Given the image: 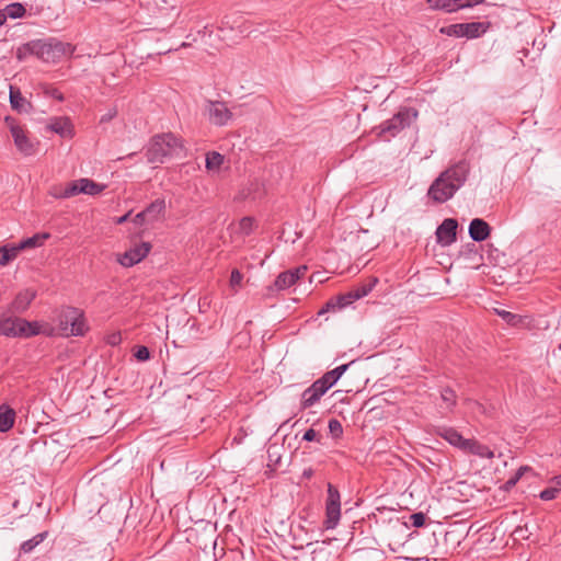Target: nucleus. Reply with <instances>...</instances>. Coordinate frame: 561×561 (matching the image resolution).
Instances as JSON below:
<instances>
[{
  "label": "nucleus",
  "mask_w": 561,
  "mask_h": 561,
  "mask_svg": "<svg viewBox=\"0 0 561 561\" xmlns=\"http://www.w3.org/2000/svg\"><path fill=\"white\" fill-rule=\"evenodd\" d=\"M468 173L469 167L463 161L451 165L432 183L428 197L438 204L447 202L465 184Z\"/></svg>",
  "instance_id": "obj_1"
},
{
  "label": "nucleus",
  "mask_w": 561,
  "mask_h": 561,
  "mask_svg": "<svg viewBox=\"0 0 561 561\" xmlns=\"http://www.w3.org/2000/svg\"><path fill=\"white\" fill-rule=\"evenodd\" d=\"M27 49L45 62H57L65 56H72L76 47L70 43L50 37L27 42Z\"/></svg>",
  "instance_id": "obj_2"
},
{
  "label": "nucleus",
  "mask_w": 561,
  "mask_h": 561,
  "mask_svg": "<svg viewBox=\"0 0 561 561\" xmlns=\"http://www.w3.org/2000/svg\"><path fill=\"white\" fill-rule=\"evenodd\" d=\"M181 149L182 145L173 134L156 135L149 142L146 157L149 163H163L165 158L178 154Z\"/></svg>",
  "instance_id": "obj_3"
},
{
  "label": "nucleus",
  "mask_w": 561,
  "mask_h": 561,
  "mask_svg": "<svg viewBox=\"0 0 561 561\" xmlns=\"http://www.w3.org/2000/svg\"><path fill=\"white\" fill-rule=\"evenodd\" d=\"M0 333L7 336H24L30 337L38 333L36 322H28L21 318H1Z\"/></svg>",
  "instance_id": "obj_4"
},
{
  "label": "nucleus",
  "mask_w": 561,
  "mask_h": 561,
  "mask_svg": "<svg viewBox=\"0 0 561 561\" xmlns=\"http://www.w3.org/2000/svg\"><path fill=\"white\" fill-rule=\"evenodd\" d=\"M5 122L9 125L16 149L24 156L35 154L39 142L32 141L27 136L26 130L20 125L15 124L13 118L7 117Z\"/></svg>",
  "instance_id": "obj_5"
},
{
  "label": "nucleus",
  "mask_w": 561,
  "mask_h": 561,
  "mask_svg": "<svg viewBox=\"0 0 561 561\" xmlns=\"http://www.w3.org/2000/svg\"><path fill=\"white\" fill-rule=\"evenodd\" d=\"M416 116L417 112L415 110H401L381 125V134L388 133L390 136H396L399 131L410 126Z\"/></svg>",
  "instance_id": "obj_6"
},
{
  "label": "nucleus",
  "mask_w": 561,
  "mask_h": 561,
  "mask_svg": "<svg viewBox=\"0 0 561 561\" xmlns=\"http://www.w3.org/2000/svg\"><path fill=\"white\" fill-rule=\"evenodd\" d=\"M325 515V527L328 529L334 528L337 525L341 517V502L339 490L331 483H328Z\"/></svg>",
  "instance_id": "obj_7"
},
{
  "label": "nucleus",
  "mask_w": 561,
  "mask_h": 561,
  "mask_svg": "<svg viewBox=\"0 0 561 561\" xmlns=\"http://www.w3.org/2000/svg\"><path fill=\"white\" fill-rule=\"evenodd\" d=\"M442 33H445L449 36H466L468 38H474L480 35L481 32H484L483 24L480 22H470V23H460L453 24L446 27L440 28Z\"/></svg>",
  "instance_id": "obj_8"
},
{
  "label": "nucleus",
  "mask_w": 561,
  "mask_h": 561,
  "mask_svg": "<svg viewBox=\"0 0 561 561\" xmlns=\"http://www.w3.org/2000/svg\"><path fill=\"white\" fill-rule=\"evenodd\" d=\"M209 122L216 126H225L232 118L231 111L225 102L208 101L206 105Z\"/></svg>",
  "instance_id": "obj_9"
},
{
  "label": "nucleus",
  "mask_w": 561,
  "mask_h": 561,
  "mask_svg": "<svg viewBox=\"0 0 561 561\" xmlns=\"http://www.w3.org/2000/svg\"><path fill=\"white\" fill-rule=\"evenodd\" d=\"M328 391L327 387L317 379L310 387H308L301 394L300 409L306 410L313 407L320 401L322 396Z\"/></svg>",
  "instance_id": "obj_10"
},
{
  "label": "nucleus",
  "mask_w": 561,
  "mask_h": 561,
  "mask_svg": "<svg viewBox=\"0 0 561 561\" xmlns=\"http://www.w3.org/2000/svg\"><path fill=\"white\" fill-rule=\"evenodd\" d=\"M458 222L454 218L445 219L436 230L437 242L444 247L456 241Z\"/></svg>",
  "instance_id": "obj_11"
},
{
  "label": "nucleus",
  "mask_w": 561,
  "mask_h": 561,
  "mask_svg": "<svg viewBox=\"0 0 561 561\" xmlns=\"http://www.w3.org/2000/svg\"><path fill=\"white\" fill-rule=\"evenodd\" d=\"M307 270L308 268L306 265H301L296 268L280 273L274 282V287L276 288V290H284L286 288H289L290 286L295 285L301 277L305 276Z\"/></svg>",
  "instance_id": "obj_12"
},
{
  "label": "nucleus",
  "mask_w": 561,
  "mask_h": 561,
  "mask_svg": "<svg viewBox=\"0 0 561 561\" xmlns=\"http://www.w3.org/2000/svg\"><path fill=\"white\" fill-rule=\"evenodd\" d=\"M150 249V243L142 242L121 255L118 257V262L126 267L134 266L148 255Z\"/></svg>",
  "instance_id": "obj_13"
},
{
  "label": "nucleus",
  "mask_w": 561,
  "mask_h": 561,
  "mask_svg": "<svg viewBox=\"0 0 561 561\" xmlns=\"http://www.w3.org/2000/svg\"><path fill=\"white\" fill-rule=\"evenodd\" d=\"M491 234L490 225L481 219L474 218L471 220L469 225V236L476 242H482L486 240Z\"/></svg>",
  "instance_id": "obj_14"
},
{
  "label": "nucleus",
  "mask_w": 561,
  "mask_h": 561,
  "mask_svg": "<svg viewBox=\"0 0 561 561\" xmlns=\"http://www.w3.org/2000/svg\"><path fill=\"white\" fill-rule=\"evenodd\" d=\"M36 291L30 288L21 290L12 301L10 310L12 312H24L31 302L35 299Z\"/></svg>",
  "instance_id": "obj_15"
},
{
  "label": "nucleus",
  "mask_w": 561,
  "mask_h": 561,
  "mask_svg": "<svg viewBox=\"0 0 561 561\" xmlns=\"http://www.w3.org/2000/svg\"><path fill=\"white\" fill-rule=\"evenodd\" d=\"M80 317V309L75 307H64L58 316V327L61 335H65L72 322Z\"/></svg>",
  "instance_id": "obj_16"
},
{
  "label": "nucleus",
  "mask_w": 561,
  "mask_h": 561,
  "mask_svg": "<svg viewBox=\"0 0 561 561\" xmlns=\"http://www.w3.org/2000/svg\"><path fill=\"white\" fill-rule=\"evenodd\" d=\"M442 545L443 547L437 543V549L434 550L433 553L444 558L447 554H451L456 550V548L460 545V540L455 531H446Z\"/></svg>",
  "instance_id": "obj_17"
},
{
  "label": "nucleus",
  "mask_w": 561,
  "mask_h": 561,
  "mask_svg": "<svg viewBox=\"0 0 561 561\" xmlns=\"http://www.w3.org/2000/svg\"><path fill=\"white\" fill-rule=\"evenodd\" d=\"M47 128L61 137H71L72 136V126L67 117H55L50 119Z\"/></svg>",
  "instance_id": "obj_18"
},
{
  "label": "nucleus",
  "mask_w": 561,
  "mask_h": 561,
  "mask_svg": "<svg viewBox=\"0 0 561 561\" xmlns=\"http://www.w3.org/2000/svg\"><path fill=\"white\" fill-rule=\"evenodd\" d=\"M438 435L446 439L450 445L463 450L468 438H463L461 434L453 427H443L438 430Z\"/></svg>",
  "instance_id": "obj_19"
},
{
  "label": "nucleus",
  "mask_w": 561,
  "mask_h": 561,
  "mask_svg": "<svg viewBox=\"0 0 561 561\" xmlns=\"http://www.w3.org/2000/svg\"><path fill=\"white\" fill-rule=\"evenodd\" d=\"M463 451L481 458L492 459L494 457V453L486 445L480 444L476 439H467Z\"/></svg>",
  "instance_id": "obj_20"
},
{
  "label": "nucleus",
  "mask_w": 561,
  "mask_h": 561,
  "mask_svg": "<svg viewBox=\"0 0 561 561\" xmlns=\"http://www.w3.org/2000/svg\"><path fill=\"white\" fill-rule=\"evenodd\" d=\"M351 295L350 293H345V294H342L340 296H336L332 299H330L325 305L324 307L318 312V314H322V313H325L328 311H331V310H336V309H342V308H345L347 306H350L351 304L354 302L353 299L350 298Z\"/></svg>",
  "instance_id": "obj_21"
},
{
  "label": "nucleus",
  "mask_w": 561,
  "mask_h": 561,
  "mask_svg": "<svg viewBox=\"0 0 561 561\" xmlns=\"http://www.w3.org/2000/svg\"><path fill=\"white\" fill-rule=\"evenodd\" d=\"M15 415V411L8 404L0 405V432L5 433L13 427Z\"/></svg>",
  "instance_id": "obj_22"
},
{
  "label": "nucleus",
  "mask_w": 561,
  "mask_h": 561,
  "mask_svg": "<svg viewBox=\"0 0 561 561\" xmlns=\"http://www.w3.org/2000/svg\"><path fill=\"white\" fill-rule=\"evenodd\" d=\"M10 104L13 110L22 113L27 112L31 107V103L25 100L19 89L10 87Z\"/></svg>",
  "instance_id": "obj_23"
},
{
  "label": "nucleus",
  "mask_w": 561,
  "mask_h": 561,
  "mask_svg": "<svg viewBox=\"0 0 561 561\" xmlns=\"http://www.w3.org/2000/svg\"><path fill=\"white\" fill-rule=\"evenodd\" d=\"M164 210H165L164 199H156L144 209L148 222L158 220L164 214Z\"/></svg>",
  "instance_id": "obj_24"
},
{
  "label": "nucleus",
  "mask_w": 561,
  "mask_h": 561,
  "mask_svg": "<svg viewBox=\"0 0 561 561\" xmlns=\"http://www.w3.org/2000/svg\"><path fill=\"white\" fill-rule=\"evenodd\" d=\"M79 185H80L81 194H87V195H92V196L99 195L106 188L105 184L96 183L87 178L79 179Z\"/></svg>",
  "instance_id": "obj_25"
},
{
  "label": "nucleus",
  "mask_w": 561,
  "mask_h": 561,
  "mask_svg": "<svg viewBox=\"0 0 561 561\" xmlns=\"http://www.w3.org/2000/svg\"><path fill=\"white\" fill-rule=\"evenodd\" d=\"M21 250L18 244H5L0 247V266H5L16 259Z\"/></svg>",
  "instance_id": "obj_26"
},
{
  "label": "nucleus",
  "mask_w": 561,
  "mask_h": 561,
  "mask_svg": "<svg viewBox=\"0 0 561 561\" xmlns=\"http://www.w3.org/2000/svg\"><path fill=\"white\" fill-rule=\"evenodd\" d=\"M49 238V233H36L31 238H26L25 240H22L20 243H18L19 249L25 250L31 248L41 247L46 239Z\"/></svg>",
  "instance_id": "obj_27"
},
{
  "label": "nucleus",
  "mask_w": 561,
  "mask_h": 561,
  "mask_svg": "<svg viewBox=\"0 0 561 561\" xmlns=\"http://www.w3.org/2000/svg\"><path fill=\"white\" fill-rule=\"evenodd\" d=\"M88 330V327H87V323H85V319H84V314H83V311L80 310V317L72 322V325L68 328V331L67 333L65 334V336H69V335H73V336H79V335H83Z\"/></svg>",
  "instance_id": "obj_28"
},
{
  "label": "nucleus",
  "mask_w": 561,
  "mask_h": 561,
  "mask_svg": "<svg viewBox=\"0 0 561 561\" xmlns=\"http://www.w3.org/2000/svg\"><path fill=\"white\" fill-rule=\"evenodd\" d=\"M461 255L472 262V267H479L482 261V255L479 253L474 243L467 244L466 249L461 251Z\"/></svg>",
  "instance_id": "obj_29"
},
{
  "label": "nucleus",
  "mask_w": 561,
  "mask_h": 561,
  "mask_svg": "<svg viewBox=\"0 0 561 561\" xmlns=\"http://www.w3.org/2000/svg\"><path fill=\"white\" fill-rule=\"evenodd\" d=\"M224 163V156L217 151H211L206 154V169L208 171H219Z\"/></svg>",
  "instance_id": "obj_30"
},
{
  "label": "nucleus",
  "mask_w": 561,
  "mask_h": 561,
  "mask_svg": "<svg viewBox=\"0 0 561 561\" xmlns=\"http://www.w3.org/2000/svg\"><path fill=\"white\" fill-rule=\"evenodd\" d=\"M46 536H47V531L35 535L33 538L24 541L21 545L20 551L24 552V553L32 552L35 549V547H37L41 542H43L45 540Z\"/></svg>",
  "instance_id": "obj_31"
},
{
  "label": "nucleus",
  "mask_w": 561,
  "mask_h": 561,
  "mask_svg": "<svg viewBox=\"0 0 561 561\" xmlns=\"http://www.w3.org/2000/svg\"><path fill=\"white\" fill-rule=\"evenodd\" d=\"M440 398L445 405V409L451 411L456 407L457 394L451 388H443L440 391Z\"/></svg>",
  "instance_id": "obj_32"
},
{
  "label": "nucleus",
  "mask_w": 561,
  "mask_h": 561,
  "mask_svg": "<svg viewBox=\"0 0 561 561\" xmlns=\"http://www.w3.org/2000/svg\"><path fill=\"white\" fill-rule=\"evenodd\" d=\"M3 12H4L7 19L8 18L19 19V18L24 16L26 10L22 3L14 2V3H10V4L5 5L3 8Z\"/></svg>",
  "instance_id": "obj_33"
},
{
  "label": "nucleus",
  "mask_w": 561,
  "mask_h": 561,
  "mask_svg": "<svg viewBox=\"0 0 561 561\" xmlns=\"http://www.w3.org/2000/svg\"><path fill=\"white\" fill-rule=\"evenodd\" d=\"M494 312L512 327H517L523 322V318L520 316L512 313L504 309L495 308Z\"/></svg>",
  "instance_id": "obj_34"
},
{
  "label": "nucleus",
  "mask_w": 561,
  "mask_h": 561,
  "mask_svg": "<svg viewBox=\"0 0 561 561\" xmlns=\"http://www.w3.org/2000/svg\"><path fill=\"white\" fill-rule=\"evenodd\" d=\"M78 194H81V190H80V185H79V180H76V181H71V182L67 183L65 188L60 193L56 194L55 196L57 198H68L71 196H76Z\"/></svg>",
  "instance_id": "obj_35"
},
{
  "label": "nucleus",
  "mask_w": 561,
  "mask_h": 561,
  "mask_svg": "<svg viewBox=\"0 0 561 561\" xmlns=\"http://www.w3.org/2000/svg\"><path fill=\"white\" fill-rule=\"evenodd\" d=\"M265 194L264 184L257 180L252 181L248 186V196L252 199H259Z\"/></svg>",
  "instance_id": "obj_36"
},
{
  "label": "nucleus",
  "mask_w": 561,
  "mask_h": 561,
  "mask_svg": "<svg viewBox=\"0 0 561 561\" xmlns=\"http://www.w3.org/2000/svg\"><path fill=\"white\" fill-rule=\"evenodd\" d=\"M430 8L434 10H444L448 13L455 12L451 0H426Z\"/></svg>",
  "instance_id": "obj_37"
},
{
  "label": "nucleus",
  "mask_w": 561,
  "mask_h": 561,
  "mask_svg": "<svg viewBox=\"0 0 561 561\" xmlns=\"http://www.w3.org/2000/svg\"><path fill=\"white\" fill-rule=\"evenodd\" d=\"M371 289H373L371 284H364V285L357 286L348 291L351 295L350 298L353 299L354 301H356V300L365 297Z\"/></svg>",
  "instance_id": "obj_38"
},
{
  "label": "nucleus",
  "mask_w": 561,
  "mask_h": 561,
  "mask_svg": "<svg viewBox=\"0 0 561 561\" xmlns=\"http://www.w3.org/2000/svg\"><path fill=\"white\" fill-rule=\"evenodd\" d=\"M254 228V219L252 217H243L239 221V230L243 234H250Z\"/></svg>",
  "instance_id": "obj_39"
},
{
  "label": "nucleus",
  "mask_w": 561,
  "mask_h": 561,
  "mask_svg": "<svg viewBox=\"0 0 561 561\" xmlns=\"http://www.w3.org/2000/svg\"><path fill=\"white\" fill-rule=\"evenodd\" d=\"M319 380L329 390L331 387H333L337 382L339 379H337V377H335L334 373L332 370H330V371H327L322 377H320Z\"/></svg>",
  "instance_id": "obj_40"
},
{
  "label": "nucleus",
  "mask_w": 561,
  "mask_h": 561,
  "mask_svg": "<svg viewBox=\"0 0 561 561\" xmlns=\"http://www.w3.org/2000/svg\"><path fill=\"white\" fill-rule=\"evenodd\" d=\"M411 523L414 527H422L425 525L426 516L424 513L419 512L410 516Z\"/></svg>",
  "instance_id": "obj_41"
},
{
  "label": "nucleus",
  "mask_w": 561,
  "mask_h": 561,
  "mask_svg": "<svg viewBox=\"0 0 561 561\" xmlns=\"http://www.w3.org/2000/svg\"><path fill=\"white\" fill-rule=\"evenodd\" d=\"M528 469H529L528 467H520L516 471V473L506 481V485L508 488L515 485L519 481V479L523 477L524 472L527 471Z\"/></svg>",
  "instance_id": "obj_42"
},
{
  "label": "nucleus",
  "mask_w": 561,
  "mask_h": 561,
  "mask_svg": "<svg viewBox=\"0 0 561 561\" xmlns=\"http://www.w3.org/2000/svg\"><path fill=\"white\" fill-rule=\"evenodd\" d=\"M243 275L239 272V270H232L230 275V286L232 288L239 287L241 285Z\"/></svg>",
  "instance_id": "obj_43"
},
{
  "label": "nucleus",
  "mask_w": 561,
  "mask_h": 561,
  "mask_svg": "<svg viewBox=\"0 0 561 561\" xmlns=\"http://www.w3.org/2000/svg\"><path fill=\"white\" fill-rule=\"evenodd\" d=\"M329 430L335 436L341 435L343 432L342 424L335 419L329 421Z\"/></svg>",
  "instance_id": "obj_44"
},
{
  "label": "nucleus",
  "mask_w": 561,
  "mask_h": 561,
  "mask_svg": "<svg viewBox=\"0 0 561 561\" xmlns=\"http://www.w3.org/2000/svg\"><path fill=\"white\" fill-rule=\"evenodd\" d=\"M135 357L138 360H140V362L149 359L150 352H149L148 347H146V346H138L136 352H135Z\"/></svg>",
  "instance_id": "obj_45"
},
{
  "label": "nucleus",
  "mask_w": 561,
  "mask_h": 561,
  "mask_svg": "<svg viewBox=\"0 0 561 561\" xmlns=\"http://www.w3.org/2000/svg\"><path fill=\"white\" fill-rule=\"evenodd\" d=\"M557 494H558L557 489L551 486V488H547L543 491H541L539 496L543 501H550V500L556 499Z\"/></svg>",
  "instance_id": "obj_46"
},
{
  "label": "nucleus",
  "mask_w": 561,
  "mask_h": 561,
  "mask_svg": "<svg viewBox=\"0 0 561 561\" xmlns=\"http://www.w3.org/2000/svg\"><path fill=\"white\" fill-rule=\"evenodd\" d=\"M267 453L270 461L276 466L280 461V455L277 453L276 447L270 446Z\"/></svg>",
  "instance_id": "obj_47"
},
{
  "label": "nucleus",
  "mask_w": 561,
  "mask_h": 561,
  "mask_svg": "<svg viewBox=\"0 0 561 561\" xmlns=\"http://www.w3.org/2000/svg\"><path fill=\"white\" fill-rule=\"evenodd\" d=\"M27 55H33L28 49H27V43L23 44L21 47L18 48L16 50V57L19 60H22L24 59Z\"/></svg>",
  "instance_id": "obj_48"
},
{
  "label": "nucleus",
  "mask_w": 561,
  "mask_h": 561,
  "mask_svg": "<svg viewBox=\"0 0 561 561\" xmlns=\"http://www.w3.org/2000/svg\"><path fill=\"white\" fill-rule=\"evenodd\" d=\"M451 1H453V5L455 7V12L460 9L470 8L469 0H451Z\"/></svg>",
  "instance_id": "obj_49"
},
{
  "label": "nucleus",
  "mask_w": 561,
  "mask_h": 561,
  "mask_svg": "<svg viewBox=\"0 0 561 561\" xmlns=\"http://www.w3.org/2000/svg\"><path fill=\"white\" fill-rule=\"evenodd\" d=\"M317 437L318 433L313 428H309L308 431H306L302 438L307 442H312L316 440Z\"/></svg>",
  "instance_id": "obj_50"
},
{
  "label": "nucleus",
  "mask_w": 561,
  "mask_h": 561,
  "mask_svg": "<svg viewBox=\"0 0 561 561\" xmlns=\"http://www.w3.org/2000/svg\"><path fill=\"white\" fill-rule=\"evenodd\" d=\"M348 366H350V364H344V365L337 366L336 368L332 369V371L334 373L335 377H337V379H340L341 376L346 371Z\"/></svg>",
  "instance_id": "obj_51"
},
{
  "label": "nucleus",
  "mask_w": 561,
  "mask_h": 561,
  "mask_svg": "<svg viewBox=\"0 0 561 561\" xmlns=\"http://www.w3.org/2000/svg\"><path fill=\"white\" fill-rule=\"evenodd\" d=\"M147 220V217H146V214L145 211H140L138 213L135 217H134V222L137 224V225H142L145 224Z\"/></svg>",
  "instance_id": "obj_52"
},
{
  "label": "nucleus",
  "mask_w": 561,
  "mask_h": 561,
  "mask_svg": "<svg viewBox=\"0 0 561 561\" xmlns=\"http://www.w3.org/2000/svg\"><path fill=\"white\" fill-rule=\"evenodd\" d=\"M469 404L471 405V409L476 412H480V413H483L484 412V408L481 403L477 402V401H469Z\"/></svg>",
  "instance_id": "obj_53"
},
{
  "label": "nucleus",
  "mask_w": 561,
  "mask_h": 561,
  "mask_svg": "<svg viewBox=\"0 0 561 561\" xmlns=\"http://www.w3.org/2000/svg\"><path fill=\"white\" fill-rule=\"evenodd\" d=\"M115 116H116V111L115 110L110 111L107 114L102 116L101 123L108 122V121H111Z\"/></svg>",
  "instance_id": "obj_54"
},
{
  "label": "nucleus",
  "mask_w": 561,
  "mask_h": 561,
  "mask_svg": "<svg viewBox=\"0 0 561 561\" xmlns=\"http://www.w3.org/2000/svg\"><path fill=\"white\" fill-rule=\"evenodd\" d=\"M553 488L557 489V491H561V474L556 477L553 480Z\"/></svg>",
  "instance_id": "obj_55"
},
{
  "label": "nucleus",
  "mask_w": 561,
  "mask_h": 561,
  "mask_svg": "<svg viewBox=\"0 0 561 561\" xmlns=\"http://www.w3.org/2000/svg\"><path fill=\"white\" fill-rule=\"evenodd\" d=\"M129 215H130V213H127V214H125L124 216L118 217V218L116 219V224L121 225V224L126 222V221L128 220V218H129Z\"/></svg>",
  "instance_id": "obj_56"
},
{
  "label": "nucleus",
  "mask_w": 561,
  "mask_h": 561,
  "mask_svg": "<svg viewBox=\"0 0 561 561\" xmlns=\"http://www.w3.org/2000/svg\"><path fill=\"white\" fill-rule=\"evenodd\" d=\"M119 341V336L117 334H114L113 336H111V339L108 340V343L112 344V345H115L116 343H118Z\"/></svg>",
  "instance_id": "obj_57"
},
{
  "label": "nucleus",
  "mask_w": 561,
  "mask_h": 561,
  "mask_svg": "<svg viewBox=\"0 0 561 561\" xmlns=\"http://www.w3.org/2000/svg\"><path fill=\"white\" fill-rule=\"evenodd\" d=\"M5 21H7V16H5V14L3 12V9H2V10H0V26L2 24H4Z\"/></svg>",
  "instance_id": "obj_58"
},
{
  "label": "nucleus",
  "mask_w": 561,
  "mask_h": 561,
  "mask_svg": "<svg viewBox=\"0 0 561 561\" xmlns=\"http://www.w3.org/2000/svg\"><path fill=\"white\" fill-rule=\"evenodd\" d=\"M368 234V230L360 229L357 231V238L359 239L362 236L365 237Z\"/></svg>",
  "instance_id": "obj_59"
},
{
  "label": "nucleus",
  "mask_w": 561,
  "mask_h": 561,
  "mask_svg": "<svg viewBox=\"0 0 561 561\" xmlns=\"http://www.w3.org/2000/svg\"><path fill=\"white\" fill-rule=\"evenodd\" d=\"M485 0H469L470 8L483 3Z\"/></svg>",
  "instance_id": "obj_60"
},
{
  "label": "nucleus",
  "mask_w": 561,
  "mask_h": 561,
  "mask_svg": "<svg viewBox=\"0 0 561 561\" xmlns=\"http://www.w3.org/2000/svg\"><path fill=\"white\" fill-rule=\"evenodd\" d=\"M312 476V470L311 469H307L304 471V477L306 478H310Z\"/></svg>",
  "instance_id": "obj_61"
},
{
  "label": "nucleus",
  "mask_w": 561,
  "mask_h": 561,
  "mask_svg": "<svg viewBox=\"0 0 561 561\" xmlns=\"http://www.w3.org/2000/svg\"><path fill=\"white\" fill-rule=\"evenodd\" d=\"M374 247H375L374 242L366 244V248H369V249H373Z\"/></svg>",
  "instance_id": "obj_62"
},
{
  "label": "nucleus",
  "mask_w": 561,
  "mask_h": 561,
  "mask_svg": "<svg viewBox=\"0 0 561 561\" xmlns=\"http://www.w3.org/2000/svg\"><path fill=\"white\" fill-rule=\"evenodd\" d=\"M522 531H523V528H522V527H519V528H517V529L515 530V533H517V534H518V533H522Z\"/></svg>",
  "instance_id": "obj_63"
},
{
  "label": "nucleus",
  "mask_w": 561,
  "mask_h": 561,
  "mask_svg": "<svg viewBox=\"0 0 561 561\" xmlns=\"http://www.w3.org/2000/svg\"><path fill=\"white\" fill-rule=\"evenodd\" d=\"M56 98L59 99V100H62V96L59 95V94H56Z\"/></svg>",
  "instance_id": "obj_64"
}]
</instances>
